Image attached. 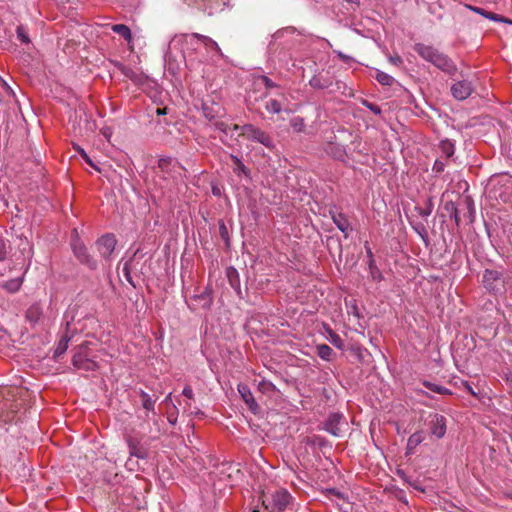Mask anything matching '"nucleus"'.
Listing matches in <instances>:
<instances>
[{
  "label": "nucleus",
  "instance_id": "1",
  "mask_svg": "<svg viewBox=\"0 0 512 512\" xmlns=\"http://www.w3.org/2000/svg\"><path fill=\"white\" fill-rule=\"evenodd\" d=\"M413 49L423 60L431 63L442 72L449 76L456 74L457 66L454 61L436 47L424 43H416Z\"/></svg>",
  "mask_w": 512,
  "mask_h": 512
},
{
  "label": "nucleus",
  "instance_id": "2",
  "mask_svg": "<svg viewBox=\"0 0 512 512\" xmlns=\"http://www.w3.org/2000/svg\"><path fill=\"white\" fill-rule=\"evenodd\" d=\"M484 288L494 296L503 295L510 279H506L502 272L494 269H485L482 276Z\"/></svg>",
  "mask_w": 512,
  "mask_h": 512
},
{
  "label": "nucleus",
  "instance_id": "3",
  "mask_svg": "<svg viewBox=\"0 0 512 512\" xmlns=\"http://www.w3.org/2000/svg\"><path fill=\"white\" fill-rule=\"evenodd\" d=\"M239 135L247 140L262 144L270 151H273L276 148L272 137L266 131L253 124L242 125L241 133Z\"/></svg>",
  "mask_w": 512,
  "mask_h": 512
},
{
  "label": "nucleus",
  "instance_id": "4",
  "mask_svg": "<svg viewBox=\"0 0 512 512\" xmlns=\"http://www.w3.org/2000/svg\"><path fill=\"white\" fill-rule=\"evenodd\" d=\"M88 345L89 342H84L75 348L72 364L76 369L94 371L98 368L97 362L92 358L89 352Z\"/></svg>",
  "mask_w": 512,
  "mask_h": 512
},
{
  "label": "nucleus",
  "instance_id": "5",
  "mask_svg": "<svg viewBox=\"0 0 512 512\" xmlns=\"http://www.w3.org/2000/svg\"><path fill=\"white\" fill-rule=\"evenodd\" d=\"M292 500L290 493L285 489L275 491L270 497H265L263 504L270 512H284Z\"/></svg>",
  "mask_w": 512,
  "mask_h": 512
},
{
  "label": "nucleus",
  "instance_id": "6",
  "mask_svg": "<svg viewBox=\"0 0 512 512\" xmlns=\"http://www.w3.org/2000/svg\"><path fill=\"white\" fill-rule=\"evenodd\" d=\"M158 168L163 174L165 179H172L177 181L182 178L184 167L175 159L171 157H161L158 160Z\"/></svg>",
  "mask_w": 512,
  "mask_h": 512
},
{
  "label": "nucleus",
  "instance_id": "7",
  "mask_svg": "<svg viewBox=\"0 0 512 512\" xmlns=\"http://www.w3.org/2000/svg\"><path fill=\"white\" fill-rule=\"evenodd\" d=\"M184 34L175 37V39H178L179 41L183 42V57L185 60L186 66L192 70L196 69L201 63L202 59L198 58L196 55V51L200 46H202V40L197 38V42L190 44L186 40L182 38Z\"/></svg>",
  "mask_w": 512,
  "mask_h": 512
},
{
  "label": "nucleus",
  "instance_id": "8",
  "mask_svg": "<svg viewBox=\"0 0 512 512\" xmlns=\"http://www.w3.org/2000/svg\"><path fill=\"white\" fill-rule=\"evenodd\" d=\"M72 250L81 264L87 266L90 270L97 268V261L88 253L86 246L79 239L72 242Z\"/></svg>",
  "mask_w": 512,
  "mask_h": 512
},
{
  "label": "nucleus",
  "instance_id": "9",
  "mask_svg": "<svg viewBox=\"0 0 512 512\" xmlns=\"http://www.w3.org/2000/svg\"><path fill=\"white\" fill-rule=\"evenodd\" d=\"M474 91V85L468 79L456 81L451 86V95L458 101L467 99Z\"/></svg>",
  "mask_w": 512,
  "mask_h": 512
},
{
  "label": "nucleus",
  "instance_id": "10",
  "mask_svg": "<svg viewBox=\"0 0 512 512\" xmlns=\"http://www.w3.org/2000/svg\"><path fill=\"white\" fill-rule=\"evenodd\" d=\"M184 40H186L188 43L193 44L197 42V38L202 40V46L205 47V49L210 52L213 51L216 54L222 56V51L219 47V45L210 37L198 34V33H190V34H184L182 36Z\"/></svg>",
  "mask_w": 512,
  "mask_h": 512
},
{
  "label": "nucleus",
  "instance_id": "11",
  "mask_svg": "<svg viewBox=\"0 0 512 512\" xmlns=\"http://www.w3.org/2000/svg\"><path fill=\"white\" fill-rule=\"evenodd\" d=\"M117 240L113 234H106L96 241L97 249L104 259H109L115 250Z\"/></svg>",
  "mask_w": 512,
  "mask_h": 512
},
{
  "label": "nucleus",
  "instance_id": "12",
  "mask_svg": "<svg viewBox=\"0 0 512 512\" xmlns=\"http://www.w3.org/2000/svg\"><path fill=\"white\" fill-rule=\"evenodd\" d=\"M345 423V418L341 413H332L324 423V429L333 436H340L341 424Z\"/></svg>",
  "mask_w": 512,
  "mask_h": 512
},
{
  "label": "nucleus",
  "instance_id": "13",
  "mask_svg": "<svg viewBox=\"0 0 512 512\" xmlns=\"http://www.w3.org/2000/svg\"><path fill=\"white\" fill-rule=\"evenodd\" d=\"M430 432L438 439L443 438L446 434V418L440 414H434L429 423Z\"/></svg>",
  "mask_w": 512,
  "mask_h": 512
},
{
  "label": "nucleus",
  "instance_id": "14",
  "mask_svg": "<svg viewBox=\"0 0 512 512\" xmlns=\"http://www.w3.org/2000/svg\"><path fill=\"white\" fill-rule=\"evenodd\" d=\"M460 216L468 220L470 223L474 221L475 206L470 196H464L459 200Z\"/></svg>",
  "mask_w": 512,
  "mask_h": 512
},
{
  "label": "nucleus",
  "instance_id": "15",
  "mask_svg": "<svg viewBox=\"0 0 512 512\" xmlns=\"http://www.w3.org/2000/svg\"><path fill=\"white\" fill-rule=\"evenodd\" d=\"M74 334H75V329H72L71 324L69 322H67L65 333L61 337V339L59 340V342L56 346V349L54 352L55 358L61 356L62 354H64L67 351L68 344L71 341V339L73 338Z\"/></svg>",
  "mask_w": 512,
  "mask_h": 512
},
{
  "label": "nucleus",
  "instance_id": "16",
  "mask_svg": "<svg viewBox=\"0 0 512 512\" xmlns=\"http://www.w3.org/2000/svg\"><path fill=\"white\" fill-rule=\"evenodd\" d=\"M127 445L131 457L138 459H145L147 457V450L141 445L140 439L129 437L127 438Z\"/></svg>",
  "mask_w": 512,
  "mask_h": 512
},
{
  "label": "nucleus",
  "instance_id": "17",
  "mask_svg": "<svg viewBox=\"0 0 512 512\" xmlns=\"http://www.w3.org/2000/svg\"><path fill=\"white\" fill-rule=\"evenodd\" d=\"M238 392L240 393L243 401L247 404L249 409L255 413L258 410L259 406L255 401L250 388L246 384H239Z\"/></svg>",
  "mask_w": 512,
  "mask_h": 512
},
{
  "label": "nucleus",
  "instance_id": "18",
  "mask_svg": "<svg viewBox=\"0 0 512 512\" xmlns=\"http://www.w3.org/2000/svg\"><path fill=\"white\" fill-rule=\"evenodd\" d=\"M332 220H333L334 224L337 226V228L342 233H344L345 237H348L352 228H351L350 222L347 219L346 215L343 213H333Z\"/></svg>",
  "mask_w": 512,
  "mask_h": 512
},
{
  "label": "nucleus",
  "instance_id": "19",
  "mask_svg": "<svg viewBox=\"0 0 512 512\" xmlns=\"http://www.w3.org/2000/svg\"><path fill=\"white\" fill-rule=\"evenodd\" d=\"M226 276L232 289L237 293L238 296L241 297L242 291L238 271L232 266L228 267L226 269Z\"/></svg>",
  "mask_w": 512,
  "mask_h": 512
},
{
  "label": "nucleus",
  "instance_id": "20",
  "mask_svg": "<svg viewBox=\"0 0 512 512\" xmlns=\"http://www.w3.org/2000/svg\"><path fill=\"white\" fill-rule=\"evenodd\" d=\"M425 440V433L423 431H416L407 441L406 454H412L415 448Z\"/></svg>",
  "mask_w": 512,
  "mask_h": 512
},
{
  "label": "nucleus",
  "instance_id": "21",
  "mask_svg": "<svg viewBox=\"0 0 512 512\" xmlns=\"http://www.w3.org/2000/svg\"><path fill=\"white\" fill-rule=\"evenodd\" d=\"M230 159L232 163L234 164L233 172L237 176L244 175L247 178H250V170L248 167H246L243 162L240 160V158L236 155L230 154Z\"/></svg>",
  "mask_w": 512,
  "mask_h": 512
},
{
  "label": "nucleus",
  "instance_id": "22",
  "mask_svg": "<svg viewBox=\"0 0 512 512\" xmlns=\"http://www.w3.org/2000/svg\"><path fill=\"white\" fill-rule=\"evenodd\" d=\"M139 395L141 397L142 407L146 410V418H150V412H153L155 409L156 399H153L144 390H140Z\"/></svg>",
  "mask_w": 512,
  "mask_h": 512
},
{
  "label": "nucleus",
  "instance_id": "23",
  "mask_svg": "<svg viewBox=\"0 0 512 512\" xmlns=\"http://www.w3.org/2000/svg\"><path fill=\"white\" fill-rule=\"evenodd\" d=\"M143 420L144 421H152L153 422V427H150L148 432L150 434H154L153 438L158 437V435L161 433V423H162V420L157 415V413L155 412V409L153 410V412H150V418H146V415H145L143 417Z\"/></svg>",
  "mask_w": 512,
  "mask_h": 512
},
{
  "label": "nucleus",
  "instance_id": "24",
  "mask_svg": "<svg viewBox=\"0 0 512 512\" xmlns=\"http://www.w3.org/2000/svg\"><path fill=\"white\" fill-rule=\"evenodd\" d=\"M444 208L453 217L455 224L459 226L461 222L459 201L457 203L452 201L446 202Z\"/></svg>",
  "mask_w": 512,
  "mask_h": 512
},
{
  "label": "nucleus",
  "instance_id": "25",
  "mask_svg": "<svg viewBox=\"0 0 512 512\" xmlns=\"http://www.w3.org/2000/svg\"><path fill=\"white\" fill-rule=\"evenodd\" d=\"M111 29L114 33L122 36L127 42H131L132 34L130 28L127 25L114 24L111 26Z\"/></svg>",
  "mask_w": 512,
  "mask_h": 512
},
{
  "label": "nucleus",
  "instance_id": "26",
  "mask_svg": "<svg viewBox=\"0 0 512 512\" xmlns=\"http://www.w3.org/2000/svg\"><path fill=\"white\" fill-rule=\"evenodd\" d=\"M42 314L41 308L38 304L31 305L26 311V318L31 323H36Z\"/></svg>",
  "mask_w": 512,
  "mask_h": 512
},
{
  "label": "nucleus",
  "instance_id": "27",
  "mask_svg": "<svg viewBox=\"0 0 512 512\" xmlns=\"http://www.w3.org/2000/svg\"><path fill=\"white\" fill-rule=\"evenodd\" d=\"M439 149H440V151L442 153V156H444L446 159H448L451 156H453V154L455 152L454 144L450 140H448V139L442 140L440 142Z\"/></svg>",
  "mask_w": 512,
  "mask_h": 512
},
{
  "label": "nucleus",
  "instance_id": "28",
  "mask_svg": "<svg viewBox=\"0 0 512 512\" xmlns=\"http://www.w3.org/2000/svg\"><path fill=\"white\" fill-rule=\"evenodd\" d=\"M423 385L427 389H429L430 391H432L434 393H438V394H442V395H451L452 394V392L448 388L438 385V384H435V383H432L430 381H424Z\"/></svg>",
  "mask_w": 512,
  "mask_h": 512
},
{
  "label": "nucleus",
  "instance_id": "29",
  "mask_svg": "<svg viewBox=\"0 0 512 512\" xmlns=\"http://www.w3.org/2000/svg\"><path fill=\"white\" fill-rule=\"evenodd\" d=\"M255 84L256 85H263L266 89V92L264 94V96H267L268 95V91L272 88H276L277 87V84L274 83L270 78H268L267 76L265 75H261L259 77H257L255 79Z\"/></svg>",
  "mask_w": 512,
  "mask_h": 512
},
{
  "label": "nucleus",
  "instance_id": "30",
  "mask_svg": "<svg viewBox=\"0 0 512 512\" xmlns=\"http://www.w3.org/2000/svg\"><path fill=\"white\" fill-rule=\"evenodd\" d=\"M22 282V278L10 279L3 284V288L10 293H15L21 288Z\"/></svg>",
  "mask_w": 512,
  "mask_h": 512
},
{
  "label": "nucleus",
  "instance_id": "31",
  "mask_svg": "<svg viewBox=\"0 0 512 512\" xmlns=\"http://www.w3.org/2000/svg\"><path fill=\"white\" fill-rule=\"evenodd\" d=\"M316 349L317 354L321 359L326 361H329L331 359L333 355V350L330 346H328L327 344H320L317 345Z\"/></svg>",
  "mask_w": 512,
  "mask_h": 512
},
{
  "label": "nucleus",
  "instance_id": "32",
  "mask_svg": "<svg viewBox=\"0 0 512 512\" xmlns=\"http://www.w3.org/2000/svg\"><path fill=\"white\" fill-rule=\"evenodd\" d=\"M474 11H476L477 13L481 14L482 16L490 19V20H493V21H497V22H508V20H506L505 18H503L502 16L498 15V14H495L493 12H488V11H485L484 9L482 8H474Z\"/></svg>",
  "mask_w": 512,
  "mask_h": 512
},
{
  "label": "nucleus",
  "instance_id": "33",
  "mask_svg": "<svg viewBox=\"0 0 512 512\" xmlns=\"http://www.w3.org/2000/svg\"><path fill=\"white\" fill-rule=\"evenodd\" d=\"M368 267L370 271V276L374 281L380 282L382 280V273L379 268L376 266L375 260L368 261Z\"/></svg>",
  "mask_w": 512,
  "mask_h": 512
},
{
  "label": "nucleus",
  "instance_id": "34",
  "mask_svg": "<svg viewBox=\"0 0 512 512\" xmlns=\"http://www.w3.org/2000/svg\"><path fill=\"white\" fill-rule=\"evenodd\" d=\"M375 78L380 84L385 86H390L394 82V78L391 75L379 70L376 72Z\"/></svg>",
  "mask_w": 512,
  "mask_h": 512
},
{
  "label": "nucleus",
  "instance_id": "35",
  "mask_svg": "<svg viewBox=\"0 0 512 512\" xmlns=\"http://www.w3.org/2000/svg\"><path fill=\"white\" fill-rule=\"evenodd\" d=\"M11 247L8 240L0 237V261H5L10 253Z\"/></svg>",
  "mask_w": 512,
  "mask_h": 512
},
{
  "label": "nucleus",
  "instance_id": "36",
  "mask_svg": "<svg viewBox=\"0 0 512 512\" xmlns=\"http://www.w3.org/2000/svg\"><path fill=\"white\" fill-rule=\"evenodd\" d=\"M290 125L293 128L294 132L300 133L305 129L304 119L300 116H295L291 118Z\"/></svg>",
  "mask_w": 512,
  "mask_h": 512
},
{
  "label": "nucleus",
  "instance_id": "37",
  "mask_svg": "<svg viewBox=\"0 0 512 512\" xmlns=\"http://www.w3.org/2000/svg\"><path fill=\"white\" fill-rule=\"evenodd\" d=\"M18 40L25 45L30 44V38L27 29L23 25H19L16 29Z\"/></svg>",
  "mask_w": 512,
  "mask_h": 512
},
{
  "label": "nucleus",
  "instance_id": "38",
  "mask_svg": "<svg viewBox=\"0 0 512 512\" xmlns=\"http://www.w3.org/2000/svg\"><path fill=\"white\" fill-rule=\"evenodd\" d=\"M265 109L269 113L278 114L282 110L281 103L276 99H270L265 105Z\"/></svg>",
  "mask_w": 512,
  "mask_h": 512
},
{
  "label": "nucleus",
  "instance_id": "39",
  "mask_svg": "<svg viewBox=\"0 0 512 512\" xmlns=\"http://www.w3.org/2000/svg\"><path fill=\"white\" fill-rule=\"evenodd\" d=\"M329 341L337 348L339 349H342L344 347V341L343 339L340 337V335H338L337 333H335L334 331L332 330H329Z\"/></svg>",
  "mask_w": 512,
  "mask_h": 512
},
{
  "label": "nucleus",
  "instance_id": "40",
  "mask_svg": "<svg viewBox=\"0 0 512 512\" xmlns=\"http://www.w3.org/2000/svg\"><path fill=\"white\" fill-rule=\"evenodd\" d=\"M178 419V408L176 405H172V407L167 411V420L171 425H175Z\"/></svg>",
  "mask_w": 512,
  "mask_h": 512
},
{
  "label": "nucleus",
  "instance_id": "41",
  "mask_svg": "<svg viewBox=\"0 0 512 512\" xmlns=\"http://www.w3.org/2000/svg\"><path fill=\"white\" fill-rule=\"evenodd\" d=\"M258 388L263 393H269L275 390V385L267 380H262L258 384Z\"/></svg>",
  "mask_w": 512,
  "mask_h": 512
},
{
  "label": "nucleus",
  "instance_id": "42",
  "mask_svg": "<svg viewBox=\"0 0 512 512\" xmlns=\"http://www.w3.org/2000/svg\"><path fill=\"white\" fill-rule=\"evenodd\" d=\"M309 84L311 87H313L315 89H324L328 86L327 82H322L321 78L317 77V76H313L310 79Z\"/></svg>",
  "mask_w": 512,
  "mask_h": 512
},
{
  "label": "nucleus",
  "instance_id": "43",
  "mask_svg": "<svg viewBox=\"0 0 512 512\" xmlns=\"http://www.w3.org/2000/svg\"><path fill=\"white\" fill-rule=\"evenodd\" d=\"M417 210L421 217H428L432 213V210H433V204H432L431 199L427 200V204H426L425 208H418Z\"/></svg>",
  "mask_w": 512,
  "mask_h": 512
},
{
  "label": "nucleus",
  "instance_id": "44",
  "mask_svg": "<svg viewBox=\"0 0 512 512\" xmlns=\"http://www.w3.org/2000/svg\"><path fill=\"white\" fill-rule=\"evenodd\" d=\"M213 126L216 130L224 133L225 135H228L230 132V126L223 121H217L213 124Z\"/></svg>",
  "mask_w": 512,
  "mask_h": 512
},
{
  "label": "nucleus",
  "instance_id": "45",
  "mask_svg": "<svg viewBox=\"0 0 512 512\" xmlns=\"http://www.w3.org/2000/svg\"><path fill=\"white\" fill-rule=\"evenodd\" d=\"M445 166H446V162L443 161L442 159H437L435 162H434V165L432 167V170L433 172L435 173H441L444 171L445 169Z\"/></svg>",
  "mask_w": 512,
  "mask_h": 512
},
{
  "label": "nucleus",
  "instance_id": "46",
  "mask_svg": "<svg viewBox=\"0 0 512 512\" xmlns=\"http://www.w3.org/2000/svg\"><path fill=\"white\" fill-rule=\"evenodd\" d=\"M75 149L80 154V156L84 159V161L89 164L90 166L94 167V163L92 162L91 158L88 156V154L82 149L80 146H76Z\"/></svg>",
  "mask_w": 512,
  "mask_h": 512
},
{
  "label": "nucleus",
  "instance_id": "47",
  "mask_svg": "<svg viewBox=\"0 0 512 512\" xmlns=\"http://www.w3.org/2000/svg\"><path fill=\"white\" fill-rule=\"evenodd\" d=\"M219 233H220L221 238L227 242L228 241V230H227L226 225L223 222H221L219 225Z\"/></svg>",
  "mask_w": 512,
  "mask_h": 512
},
{
  "label": "nucleus",
  "instance_id": "48",
  "mask_svg": "<svg viewBox=\"0 0 512 512\" xmlns=\"http://www.w3.org/2000/svg\"><path fill=\"white\" fill-rule=\"evenodd\" d=\"M388 60L391 64H393L395 66H401L403 64V60L399 55H394V56L390 55L388 57Z\"/></svg>",
  "mask_w": 512,
  "mask_h": 512
},
{
  "label": "nucleus",
  "instance_id": "49",
  "mask_svg": "<svg viewBox=\"0 0 512 512\" xmlns=\"http://www.w3.org/2000/svg\"><path fill=\"white\" fill-rule=\"evenodd\" d=\"M182 394L187 397L188 399H193L194 398V393H193V390L191 388V386L189 385H186L182 391Z\"/></svg>",
  "mask_w": 512,
  "mask_h": 512
},
{
  "label": "nucleus",
  "instance_id": "50",
  "mask_svg": "<svg viewBox=\"0 0 512 512\" xmlns=\"http://www.w3.org/2000/svg\"><path fill=\"white\" fill-rule=\"evenodd\" d=\"M328 493L331 494L332 496L336 497L337 499L345 501L344 495L335 489H329Z\"/></svg>",
  "mask_w": 512,
  "mask_h": 512
},
{
  "label": "nucleus",
  "instance_id": "51",
  "mask_svg": "<svg viewBox=\"0 0 512 512\" xmlns=\"http://www.w3.org/2000/svg\"><path fill=\"white\" fill-rule=\"evenodd\" d=\"M367 107L374 113V114H380L381 113V109L379 106L375 105V104H369L367 105Z\"/></svg>",
  "mask_w": 512,
  "mask_h": 512
},
{
  "label": "nucleus",
  "instance_id": "52",
  "mask_svg": "<svg viewBox=\"0 0 512 512\" xmlns=\"http://www.w3.org/2000/svg\"><path fill=\"white\" fill-rule=\"evenodd\" d=\"M344 154H345L344 150L342 148H340V147H337L336 148V153L334 155L337 158H342L344 156Z\"/></svg>",
  "mask_w": 512,
  "mask_h": 512
},
{
  "label": "nucleus",
  "instance_id": "53",
  "mask_svg": "<svg viewBox=\"0 0 512 512\" xmlns=\"http://www.w3.org/2000/svg\"><path fill=\"white\" fill-rule=\"evenodd\" d=\"M338 57L343 60L344 62H348L351 58L345 54H343L342 52H338Z\"/></svg>",
  "mask_w": 512,
  "mask_h": 512
},
{
  "label": "nucleus",
  "instance_id": "54",
  "mask_svg": "<svg viewBox=\"0 0 512 512\" xmlns=\"http://www.w3.org/2000/svg\"><path fill=\"white\" fill-rule=\"evenodd\" d=\"M366 252H367L368 261L375 260L373 252H372V250L370 248H366Z\"/></svg>",
  "mask_w": 512,
  "mask_h": 512
},
{
  "label": "nucleus",
  "instance_id": "55",
  "mask_svg": "<svg viewBox=\"0 0 512 512\" xmlns=\"http://www.w3.org/2000/svg\"><path fill=\"white\" fill-rule=\"evenodd\" d=\"M241 127L240 125L238 124H234L232 127H230V131L233 130V131H240L241 132Z\"/></svg>",
  "mask_w": 512,
  "mask_h": 512
},
{
  "label": "nucleus",
  "instance_id": "56",
  "mask_svg": "<svg viewBox=\"0 0 512 512\" xmlns=\"http://www.w3.org/2000/svg\"><path fill=\"white\" fill-rule=\"evenodd\" d=\"M171 401H172V394H171V393H169V394L165 397V399H164V401H163V402H164V403H166V404H168V403H170Z\"/></svg>",
  "mask_w": 512,
  "mask_h": 512
},
{
  "label": "nucleus",
  "instance_id": "57",
  "mask_svg": "<svg viewBox=\"0 0 512 512\" xmlns=\"http://www.w3.org/2000/svg\"><path fill=\"white\" fill-rule=\"evenodd\" d=\"M157 114H158V115H160V114H165L164 109H160V108H158V109H157Z\"/></svg>",
  "mask_w": 512,
  "mask_h": 512
},
{
  "label": "nucleus",
  "instance_id": "58",
  "mask_svg": "<svg viewBox=\"0 0 512 512\" xmlns=\"http://www.w3.org/2000/svg\"><path fill=\"white\" fill-rule=\"evenodd\" d=\"M467 389H468V391H469L471 394H473V395L475 394V393H474V391L472 390V388H471L469 385H467Z\"/></svg>",
  "mask_w": 512,
  "mask_h": 512
},
{
  "label": "nucleus",
  "instance_id": "59",
  "mask_svg": "<svg viewBox=\"0 0 512 512\" xmlns=\"http://www.w3.org/2000/svg\"><path fill=\"white\" fill-rule=\"evenodd\" d=\"M210 115H211V112H208V113L205 112L206 117L212 118L213 116H210Z\"/></svg>",
  "mask_w": 512,
  "mask_h": 512
},
{
  "label": "nucleus",
  "instance_id": "60",
  "mask_svg": "<svg viewBox=\"0 0 512 512\" xmlns=\"http://www.w3.org/2000/svg\"><path fill=\"white\" fill-rule=\"evenodd\" d=\"M210 115H211V112H208V113L205 112L206 117L212 118L213 116H210Z\"/></svg>",
  "mask_w": 512,
  "mask_h": 512
},
{
  "label": "nucleus",
  "instance_id": "61",
  "mask_svg": "<svg viewBox=\"0 0 512 512\" xmlns=\"http://www.w3.org/2000/svg\"><path fill=\"white\" fill-rule=\"evenodd\" d=\"M87 320L90 321V322H94L95 321V319L93 317H88Z\"/></svg>",
  "mask_w": 512,
  "mask_h": 512
},
{
  "label": "nucleus",
  "instance_id": "62",
  "mask_svg": "<svg viewBox=\"0 0 512 512\" xmlns=\"http://www.w3.org/2000/svg\"><path fill=\"white\" fill-rule=\"evenodd\" d=\"M346 1H347V2H349V3H354V2H356L357 0H346Z\"/></svg>",
  "mask_w": 512,
  "mask_h": 512
}]
</instances>
